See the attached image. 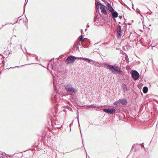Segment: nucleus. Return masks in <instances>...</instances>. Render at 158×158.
<instances>
[{
	"instance_id": "obj_1",
	"label": "nucleus",
	"mask_w": 158,
	"mask_h": 158,
	"mask_svg": "<svg viewBox=\"0 0 158 158\" xmlns=\"http://www.w3.org/2000/svg\"><path fill=\"white\" fill-rule=\"evenodd\" d=\"M105 64L107 65V69L111 71L113 74H120L121 73L122 71L121 69L117 65L108 64L107 63H106Z\"/></svg>"
},
{
	"instance_id": "obj_2",
	"label": "nucleus",
	"mask_w": 158,
	"mask_h": 158,
	"mask_svg": "<svg viewBox=\"0 0 158 158\" xmlns=\"http://www.w3.org/2000/svg\"><path fill=\"white\" fill-rule=\"evenodd\" d=\"M65 90L68 92L70 93L71 94H72V93H76L77 91L73 87L71 84H68L65 86Z\"/></svg>"
},
{
	"instance_id": "obj_3",
	"label": "nucleus",
	"mask_w": 158,
	"mask_h": 158,
	"mask_svg": "<svg viewBox=\"0 0 158 158\" xmlns=\"http://www.w3.org/2000/svg\"><path fill=\"white\" fill-rule=\"evenodd\" d=\"M77 57L72 55L68 56L65 60V62L67 64L73 63Z\"/></svg>"
},
{
	"instance_id": "obj_4",
	"label": "nucleus",
	"mask_w": 158,
	"mask_h": 158,
	"mask_svg": "<svg viewBox=\"0 0 158 158\" xmlns=\"http://www.w3.org/2000/svg\"><path fill=\"white\" fill-rule=\"evenodd\" d=\"M131 75L133 78L135 80L138 79L139 76V73L136 71L135 70L132 71Z\"/></svg>"
},
{
	"instance_id": "obj_5",
	"label": "nucleus",
	"mask_w": 158,
	"mask_h": 158,
	"mask_svg": "<svg viewBox=\"0 0 158 158\" xmlns=\"http://www.w3.org/2000/svg\"><path fill=\"white\" fill-rule=\"evenodd\" d=\"M103 110L104 112L110 114H113L116 113V110L114 109H104Z\"/></svg>"
},
{
	"instance_id": "obj_6",
	"label": "nucleus",
	"mask_w": 158,
	"mask_h": 158,
	"mask_svg": "<svg viewBox=\"0 0 158 158\" xmlns=\"http://www.w3.org/2000/svg\"><path fill=\"white\" fill-rule=\"evenodd\" d=\"M121 31V27L119 25H118V27L117 28L118 37V38H120L122 36Z\"/></svg>"
},
{
	"instance_id": "obj_7",
	"label": "nucleus",
	"mask_w": 158,
	"mask_h": 158,
	"mask_svg": "<svg viewBox=\"0 0 158 158\" xmlns=\"http://www.w3.org/2000/svg\"><path fill=\"white\" fill-rule=\"evenodd\" d=\"M110 13L111 15L112 18L114 20H115V18L118 17V13L114 10L111 12Z\"/></svg>"
},
{
	"instance_id": "obj_8",
	"label": "nucleus",
	"mask_w": 158,
	"mask_h": 158,
	"mask_svg": "<svg viewBox=\"0 0 158 158\" xmlns=\"http://www.w3.org/2000/svg\"><path fill=\"white\" fill-rule=\"evenodd\" d=\"M106 5L108 8V10L110 11V12L114 10V8L112 6L111 4L110 3H107V4H106Z\"/></svg>"
},
{
	"instance_id": "obj_9",
	"label": "nucleus",
	"mask_w": 158,
	"mask_h": 158,
	"mask_svg": "<svg viewBox=\"0 0 158 158\" xmlns=\"http://www.w3.org/2000/svg\"><path fill=\"white\" fill-rule=\"evenodd\" d=\"M119 101L120 103H121L123 105H126L127 102V100L125 98L119 99Z\"/></svg>"
},
{
	"instance_id": "obj_10",
	"label": "nucleus",
	"mask_w": 158,
	"mask_h": 158,
	"mask_svg": "<svg viewBox=\"0 0 158 158\" xmlns=\"http://www.w3.org/2000/svg\"><path fill=\"white\" fill-rule=\"evenodd\" d=\"M80 44V41H79V40L78 41L77 40V41H76V42L75 43L74 45V46H75L79 50V47L78 45H79Z\"/></svg>"
},
{
	"instance_id": "obj_11",
	"label": "nucleus",
	"mask_w": 158,
	"mask_h": 158,
	"mask_svg": "<svg viewBox=\"0 0 158 158\" xmlns=\"http://www.w3.org/2000/svg\"><path fill=\"white\" fill-rule=\"evenodd\" d=\"M122 87L123 89V90L124 92L127 90V87L126 84H123L122 85Z\"/></svg>"
},
{
	"instance_id": "obj_12",
	"label": "nucleus",
	"mask_w": 158,
	"mask_h": 158,
	"mask_svg": "<svg viewBox=\"0 0 158 158\" xmlns=\"http://www.w3.org/2000/svg\"><path fill=\"white\" fill-rule=\"evenodd\" d=\"M78 40H79V41L81 43H83L84 42V39L83 38V35H81L78 38Z\"/></svg>"
},
{
	"instance_id": "obj_13",
	"label": "nucleus",
	"mask_w": 158,
	"mask_h": 158,
	"mask_svg": "<svg viewBox=\"0 0 158 158\" xmlns=\"http://www.w3.org/2000/svg\"><path fill=\"white\" fill-rule=\"evenodd\" d=\"M104 6V7H103V8H102V12L105 15H107V13L106 12V9L105 8L106 7L104 5V6Z\"/></svg>"
},
{
	"instance_id": "obj_14",
	"label": "nucleus",
	"mask_w": 158,
	"mask_h": 158,
	"mask_svg": "<svg viewBox=\"0 0 158 158\" xmlns=\"http://www.w3.org/2000/svg\"><path fill=\"white\" fill-rule=\"evenodd\" d=\"M148 88L146 86H144L143 89V91L144 93H146L148 91Z\"/></svg>"
},
{
	"instance_id": "obj_15",
	"label": "nucleus",
	"mask_w": 158,
	"mask_h": 158,
	"mask_svg": "<svg viewBox=\"0 0 158 158\" xmlns=\"http://www.w3.org/2000/svg\"><path fill=\"white\" fill-rule=\"evenodd\" d=\"M84 60L87 61L88 62H89L91 61V60L88 58H85Z\"/></svg>"
},
{
	"instance_id": "obj_16",
	"label": "nucleus",
	"mask_w": 158,
	"mask_h": 158,
	"mask_svg": "<svg viewBox=\"0 0 158 158\" xmlns=\"http://www.w3.org/2000/svg\"><path fill=\"white\" fill-rule=\"evenodd\" d=\"M2 55H0V64L3 61V60H2Z\"/></svg>"
},
{
	"instance_id": "obj_17",
	"label": "nucleus",
	"mask_w": 158,
	"mask_h": 158,
	"mask_svg": "<svg viewBox=\"0 0 158 158\" xmlns=\"http://www.w3.org/2000/svg\"><path fill=\"white\" fill-rule=\"evenodd\" d=\"M119 103H119V100L118 101H116L114 103V104L115 105H118V104Z\"/></svg>"
},
{
	"instance_id": "obj_18",
	"label": "nucleus",
	"mask_w": 158,
	"mask_h": 158,
	"mask_svg": "<svg viewBox=\"0 0 158 158\" xmlns=\"http://www.w3.org/2000/svg\"><path fill=\"white\" fill-rule=\"evenodd\" d=\"M99 5L98 4L96 3V8L97 10H99Z\"/></svg>"
},
{
	"instance_id": "obj_19",
	"label": "nucleus",
	"mask_w": 158,
	"mask_h": 158,
	"mask_svg": "<svg viewBox=\"0 0 158 158\" xmlns=\"http://www.w3.org/2000/svg\"><path fill=\"white\" fill-rule=\"evenodd\" d=\"M87 106L89 107H90V106H92V107H94V108L97 107V106H95L94 104L89 105V106Z\"/></svg>"
},
{
	"instance_id": "obj_20",
	"label": "nucleus",
	"mask_w": 158,
	"mask_h": 158,
	"mask_svg": "<svg viewBox=\"0 0 158 158\" xmlns=\"http://www.w3.org/2000/svg\"><path fill=\"white\" fill-rule=\"evenodd\" d=\"M125 60L127 61L128 60V57L127 55H126L125 56Z\"/></svg>"
},
{
	"instance_id": "obj_21",
	"label": "nucleus",
	"mask_w": 158,
	"mask_h": 158,
	"mask_svg": "<svg viewBox=\"0 0 158 158\" xmlns=\"http://www.w3.org/2000/svg\"><path fill=\"white\" fill-rule=\"evenodd\" d=\"M82 47L85 48H88L89 47V45L87 46L86 44H82Z\"/></svg>"
},
{
	"instance_id": "obj_22",
	"label": "nucleus",
	"mask_w": 158,
	"mask_h": 158,
	"mask_svg": "<svg viewBox=\"0 0 158 158\" xmlns=\"http://www.w3.org/2000/svg\"><path fill=\"white\" fill-rule=\"evenodd\" d=\"M103 106H97V109H96L97 110H99V109L102 107Z\"/></svg>"
},
{
	"instance_id": "obj_23",
	"label": "nucleus",
	"mask_w": 158,
	"mask_h": 158,
	"mask_svg": "<svg viewBox=\"0 0 158 158\" xmlns=\"http://www.w3.org/2000/svg\"><path fill=\"white\" fill-rule=\"evenodd\" d=\"M27 1H27V2L24 4V12H25V6H26V5L27 3Z\"/></svg>"
},
{
	"instance_id": "obj_24",
	"label": "nucleus",
	"mask_w": 158,
	"mask_h": 158,
	"mask_svg": "<svg viewBox=\"0 0 158 158\" xmlns=\"http://www.w3.org/2000/svg\"><path fill=\"white\" fill-rule=\"evenodd\" d=\"M97 3H98L99 5H100L102 6H104V5L102 4L100 2H97Z\"/></svg>"
},
{
	"instance_id": "obj_25",
	"label": "nucleus",
	"mask_w": 158,
	"mask_h": 158,
	"mask_svg": "<svg viewBox=\"0 0 158 158\" xmlns=\"http://www.w3.org/2000/svg\"><path fill=\"white\" fill-rule=\"evenodd\" d=\"M77 120H78V123L79 124V125L80 126V125H79V115H78V114H77Z\"/></svg>"
},
{
	"instance_id": "obj_26",
	"label": "nucleus",
	"mask_w": 158,
	"mask_h": 158,
	"mask_svg": "<svg viewBox=\"0 0 158 158\" xmlns=\"http://www.w3.org/2000/svg\"><path fill=\"white\" fill-rule=\"evenodd\" d=\"M102 1L106 4H107V3H109L108 2H107L105 0H102Z\"/></svg>"
},
{
	"instance_id": "obj_27",
	"label": "nucleus",
	"mask_w": 158,
	"mask_h": 158,
	"mask_svg": "<svg viewBox=\"0 0 158 158\" xmlns=\"http://www.w3.org/2000/svg\"><path fill=\"white\" fill-rule=\"evenodd\" d=\"M97 16H96L94 17V22L96 21V19H97Z\"/></svg>"
},
{
	"instance_id": "obj_28",
	"label": "nucleus",
	"mask_w": 158,
	"mask_h": 158,
	"mask_svg": "<svg viewBox=\"0 0 158 158\" xmlns=\"http://www.w3.org/2000/svg\"><path fill=\"white\" fill-rule=\"evenodd\" d=\"M83 39H84V41H85V40H88V41H89V40L88 39H87V38H83Z\"/></svg>"
},
{
	"instance_id": "obj_29",
	"label": "nucleus",
	"mask_w": 158,
	"mask_h": 158,
	"mask_svg": "<svg viewBox=\"0 0 158 158\" xmlns=\"http://www.w3.org/2000/svg\"><path fill=\"white\" fill-rule=\"evenodd\" d=\"M68 109L69 110H71V111H72V109L71 107H68Z\"/></svg>"
},
{
	"instance_id": "obj_30",
	"label": "nucleus",
	"mask_w": 158,
	"mask_h": 158,
	"mask_svg": "<svg viewBox=\"0 0 158 158\" xmlns=\"http://www.w3.org/2000/svg\"><path fill=\"white\" fill-rule=\"evenodd\" d=\"M79 59L84 60L85 58H83V57H79Z\"/></svg>"
},
{
	"instance_id": "obj_31",
	"label": "nucleus",
	"mask_w": 158,
	"mask_h": 158,
	"mask_svg": "<svg viewBox=\"0 0 158 158\" xmlns=\"http://www.w3.org/2000/svg\"><path fill=\"white\" fill-rule=\"evenodd\" d=\"M119 17L120 19H121L122 18V16H119Z\"/></svg>"
},
{
	"instance_id": "obj_32",
	"label": "nucleus",
	"mask_w": 158,
	"mask_h": 158,
	"mask_svg": "<svg viewBox=\"0 0 158 158\" xmlns=\"http://www.w3.org/2000/svg\"><path fill=\"white\" fill-rule=\"evenodd\" d=\"M19 67V66H15V67H13V68H12V67H10V68H15V67Z\"/></svg>"
},
{
	"instance_id": "obj_33",
	"label": "nucleus",
	"mask_w": 158,
	"mask_h": 158,
	"mask_svg": "<svg viewBox=\"0 0 158 158\" xmlns=\"http://www.w3.org/2000/svg\"><path fill=\"white\" fill-rule=\"evenodd\" d=\"M103 7L102 6H101L100 7V9H101L102 10V8H103Z\"/></svg>"
},
{
	"instance_id": "obj_34",
	"label": "nucleus",
	"mask_w": 158,
	"mask_h": 158,
	"mask_svg": "<svg viewBox=\"0 0 158 158\" xmlns=\"http://www.w3.org/2000/svg\"><path fill=\"white\" fill-rule=\"evenodd\" d=\"M143 143H142V144H140V145H141L142 146H143L144 147V146L143 145Z\"/></svg>"
},
{
	"instance_id": "obj_35",
	"label": "nucleus",
	"mask_w": 158,
	"mask_h": 158,
	"mask_svg": "<svg viewBox=\"0 0 158 158\" xmlns=\"http://www.w3.org/2000/svg\"><path fill=\"white\" fill-rule=\"evenodd\" d=\"M6 25V24H5V25H3L2 26V27H0V29H1V28H2L3 27H4V26H5Z\"/></svg>"
},
{
	"instance_id": "obj_36",
	"label": "nucleus",
	"mask_w": 158,
	"mask_h": 158,
	"mask_svg": "<svg viewBox=\"0 0 158 158\" xmlns=\"http://www.w3.org/2000/svg\"><path fill=\"white\" fill-rule=\"evenodd\" d=\"M87 27H89V25L88 23L87 24Z\"/></svg>"
},
{
	"instance_id": "obj_37",
	"label": "nucleus",
	"mask_w": 158,
	"mask_h": 158,
	"mask_svg": "<svg viewBox=\"0 0 158 158\" xmlns=\"http://www.w3.org/2000/svg\"><path fill=\"white\" fill-rule=\"evenodd\" d=\"M135 146V144H134L133 146H132V148H133V147H134Z\"/></svg>"
},
{
	"instance_id": "obj_38",
	"label": "nucleus",
	"mask_w": 158,
	"mask_h": 158,
	"mask_svg": "<svg viewBox=\"0 0 158 158\" xmlns=\"http://www.w3.org/2000/svg\"><path fill=\"white\" fill-rule=\"evenodd\" d=\"M36 58L37 60H38V58L37 57V56L36 57Z\"/></svg>"
},
{
	"instance_id": "obj_39",
	"label": "nucleus",
	"mask_w": 158,
	"mask_h": 158,
	"mask_svg": "<svg viewBox=\"0 0 158 158\" xmlns=\"http://www.w3.org/2000/svg\"><path fill=\"white\" fill-rule=\"evenodd\" d=\"M132 6H133H133H134V5L132 3Z\"/></svg>"
},
{
	"instance_id": "obj_40",
	"label": "nucleus",
	"mask_w": 158,
	"mask_h": 158,
	"mask_svg": "<svg viewBox=\"0 0 158 158\" xmlns=\"http://www.w3.org/2000/svg\"><path fill=\"white\" fill-rule=\"evenodd\" d=\"M82 44H83V43H81V45L82 46Z\"/></svg>"
},
{
	"instance_id": "obj_41",
	"label": "nucleus",
	"mask_w": 158,
	"mask_h": 158,
	"mask_svg": "<svg viewBox=\"0 0 158 158\" xmlns=\"http://www.w3.org/2000/svg\"><path fill=\"white\" fill-rule=\"evenodd\" d=\"M60 127L58 128L59 129H60Z\"/></svg>"
},
{
	"instance_id": "obj_42",
	"label": "nucleus",
	"mask_w": 158,
	"mask_h": 158,
	"mask_svg": "<svg viewBox=\"0 0 158 158\" xmlns=\"http://www.w3.org/2000/svg\"><path fill=\"white\" fill-rule=\"evenodd\" d=\"M20 46H21V47H22V45H20Z\"/></svg>"
},
{
	"instance_id": "obj_43",
	"label": "nucleus",
	"mask_w": 158,
	"mask_h": 158,
	"mask_svg": "<svg viewBox=\"0 0 158 158\" xmlns=\"http://www.w3.org/2000/svg\"><path fill=\"white\" fill-rule=\"evenodd\" d=\"M82 143H83V141L82 140Z\"/></svg>"
},
{
	"instance_id": "obj_44",
	"label": "nucleus",
	"mask_w": 158,
	"mask_h": 158,
	"mask_svg": "<svg viewBox=\"0 0 158 158\" xmlns=\"http://www.w3.org/2000/svg\"><path fill=\"white\" fill-rule=\"evenodd\" d=\"M3 158H5V157H3Z\"/></svg>"
}]
</instances>
